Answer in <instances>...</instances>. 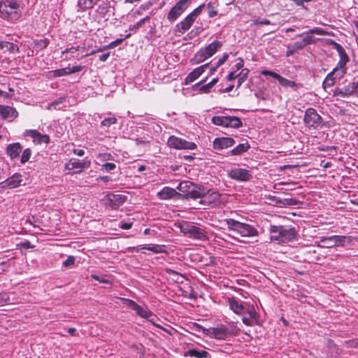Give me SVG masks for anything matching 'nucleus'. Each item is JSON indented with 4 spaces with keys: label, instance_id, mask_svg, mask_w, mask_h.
I'll list each match as a JSON object with an SVG mask.
<instances>
[{
    "label": "nucleus",
    "instance_id": "f257e3e1",
    "mask_svg": "<svg viewBox=\"0 0 358 358\" xmlns=\"http://www.w3.org/2000/svg\"><path fill=\"white\" fill-rule=\"evenodd\" d=\"M24 7L21 0H1L0 17L7 22H15L21 17Z\"/></svg>",
    "mask_w": 358,
    "mask_h": 358
},
{
    "label": "nucleus",
    "instance_id": "f03ea898",
    "mask_svg": "<svg viewBox=\"0 0 358 358\" xmlns=\"http://www.w3.org/2000/svg\"><path fill=\"white\" fill-rule=\"evenodd\" d=\"M269 231L271 241L282 243L292 241L297 236L295 227L291 226L271 225Z\"/></svg>",
    "mask_w": 358,
    "mask_h": 358
},
{
    "label": "nucleus",
    "instance_id": "7ed1b4c3",
    "mask_svg": "<svg viewBox=\"0 0 358 358\" xmlns=\"http://www.w3.org/2000/svg\"><path fill=\"white\" fill-rule=\"evenodd\" d=\"M229 231H232L242 237H253L258 234V231L253 226L238 222L234 219H226L224 220Z\"/></svg>",
    "mask_w": 358,
    "mask_h": 358
},
{
    "label": "nucleus",
    "instance_id": "20e7f679",
    "mask_svg": "<svg viewBox=\"0 0 358 358\" xmlns=\"http://www.w3.org/2000/svg\"><path fill=\"white\" fill-rule=\"evenodd\" d=\"M222 46V42L214 41L204 48H201L191 59V62L198 64L212 57Z\"/></svg>",
    "mask_w": 358,
    "mask_h": 358
},
{
    "label": "nucleus",
    "instance_id": "39448f33",
    "mask_svg": "<svg viewBox=\"0 0 358 358\" xmlns=\"http://www.w3.org/2000/svg\"><path fill=\"white\" fill-rule=\"evenodd\" d=\"M180 231L186 236L195 238L200 241H206L208 239V236L206 235V231L192 223H189L188 222H183L180 224Z\"/></svg>",
    "mask_w": 358,
    "mask_h": 358
},
{
    "label": "nucleus",
    "instance_id": "423d86ee",
    "mask_svg": "<svg viewBox=\"0 0 358 358\" xmlns=\"http://www.w3.org/2000/svg\"><path fill=\"white\" fill-rule=\"evenodd\" d=\"M335 45L336 50L339 53L340 59L336 67L331 72L339 80L347 73L346 64L349 62V57L344 48L340 44L335 43Z\"/></svg>",
    "mask_w": 358,
    "mask_h": 358
},
{
    "label": "nucleus",
    "instance_id": "0eeeda50",
    "mask_svg": "<svg viewBox=\"0 0 358 358\" xmlns=\"http://www.w3.org/2000/svg\"><path fill=\"white\" fill-rule=\"evenodd\" d=\"M201 185L198 186L190 181L180 182L177 189L180 192V194L186 199H197L201 195Z\"/></svg>",
    "mask_w": 358,
    "mask_h": 358
},
{
    "label": "nucleus",
    "instance_id": "6e6552de",
    "mask_svg": "<svg viewBox=\"0 0 358 358\" xmlns=\"http://www.w3.org/2000/svg\"><path fill=\"white\" fill-rule=\"evenodd\" d=\"M201 195L199 203L203 206H216L220 203V194L217 191L206 190L203 186L200 189Z\"/></svg>",
    "mask_w": 358,
    "mask_h": 358
},
{
    "label": "nucleus",
    "instance_id": "1a4fd4ad",
    "mask_svg": "<svg viewBox=\"0 0 358 358\" xmlns=\"http://www.w3.org/2000/svg\"><path fill=\"white\" fill-rule=\"evenodd\" d=\"M212 122L215 125L236 129L243 125L241 119L236 116H214Z\"/></svg>",
    "mask_w": 358,
    "mask_h": 358
},
{
    "label": "nucleus",
    "instance_id": "9d476101",
    "mask_svg": "<svg viewBox=\"0 0 358 358\" xmlns=\"http://www.w3.org/2000/svg\"><path fill=\"white\" fill-rule=\"evenodd\" d=\"M334 95L341 97L358 95V78H354L352 82L345 84L342 87L336 88L334 91Z\"/></svg>",
    "mask_w": 358,
    "mask_h": 358
},
{
    "label": "nucleus",
    "instance_id": "9b49d317",
    "mask_svg": "<svg viewBox=\"0 0 358 358\" xmlns=\"http://www.w3.org/2000/svg\"><path fill=\"white\" fill-rule=\"evenodd\" d=\"M192 0H180L167 14V20L172 22L176 20L187 8Z\"/></svg>",
    "mask_w": 358,
    "mask_h": 358
},
{
    "label": "nucleus",
    "instance_id": "f8f14e48",
    "mask_svg": "<svg viewBox=\"0 0 358 358\" xmlns=\"http://www.w3.org/2000/svg\"><path fill=\"white\" fill-rule=\"evenodd\" d=\"M167 145L170 148L178 150H194L196 148V145L194 143L187 141L175 136H171L169 138Z\"/></svg>",
    "mask_w": 358,
    "mask_h": 358
},
{
    "label": "nucleus",
    "instance_id": "ddd939ff",
    "mask_svg": "<svg viewBox=\"0 0 358 358\" xmlns=\"http://www.w3.org/2000/svg\"><path fill=\"white\" fill-rule=\"evenodd\" d=\"M303 120L308 127L317 128L322 124V118L315 109L309 108L305 112Z\"/></svg>",
    "mask_w": 358,
    "mask_h": 358
},
{
    "label": "nucleus",
    "instance_id": "4468645a",
    "mask_svg": "<svg viewBox=\"0 0 358 358\" xmlns=\"http://www.w3.org/2000/svg\"><path fill=\"white\" fill-rule=\"evenodd\" d=\"M90 165L91 162L90 160H80L72 158L66 164V169L69 171H73L75 173H80L84 169H88Z\"/></svg>",
    "mask_w": 358,
    "mask_h": 358
},
{
    "label": "nucleus",
    "instance_id": "2eb2a0df",
    "mask_svg": "<svg viewBox=\"0 0 358 358\" xmlns=\"http://www.w3.org/2000/svg\"><path fill=\"white\" fill-rule=\"evenodd\" d=\"M22 176L20 173H14L12 176L0 182V188L14 189L21 185L22 182Z\"/></svg>",
    "mask_w": 358,
    "mask_h": 358
},
{
    "label": "nucleus",
    "instance_id": "dca6fc26",
    "mask_svg": "<svg viewBox=\"0 0 358 358\" xmlns=\"http://www.w3.org/2000/svg\"><path fill=\"white\" fill-rule=\"evenodd\" d=\"M123 301L124 305H126L130 309L136 311V314L138 315L140 317L148 319L152 315L151 311L141 307L135 301L128 299H123Z\"/></svg>",
    "mask_w": 358,
    "mask_h": 358
},
{
    "label": "nucleus",
    "instance_id": "f3484780",
    "mask_svg": "<svg viewBox=\"0 0 358 358\" xmlns=\"http://www.w3.org/2000/svg\"><path fill=\"white\" fill-rule=\"evenodd\" d=\"M229 177L233 180L245 182L250 180L252 176L250 171L244 169H234L229 172Z\"/></svg>",
    "mask_w": 358,
    "mask_h": 358
},
{
    "label": "nucleus",
    "instance_id": "a211bd4d",
    "mask_svg": "<svg viewBox=\"0 0 358 358\" xmlns=\"http://www.w3.org/2000/svg\"><path fill=\"white\" fill-rule=\"evenodd\" d=\"M196 20L189 14L187 15L180 22L176 24L175 27L176 34L180 36L190 29Z\"/></svg>",
    "mask_w": 358,
    "mask_h": 358
},
{
    "label": "nucleus",
    "instance_id": "6ab92c4d",
    "mask_svg": "<svg viewBox=\"0 0 358 358\" xmlns=\"http://www.w3.org/2000/svg\"><path fill=\"white\" fill-rule=\"evenodd\" d=\"M209 334L212 338L219 339V340H224L226 339L231 334H234V331H229L228 329L224 325H221L217 328H210L209 330Z\"/></svg>",
    "mask_w": 358,
    "mask_h": 358
},
{
    "label": "nucleus",
    "instance_id": "aec40b11",
    "mask_svg": "<svg viewBox=\"0 0 358 358\" xmlns=\"http://www.w3.org/2000/svg\"><path fill=\"white\" fill-rule=\"evenodd\" d=\"M25 136L32 138L35 144L48 143L50 142V137L47 134H42L35 129L26 130Z\"/></svg>",
    "mask_w": 358,
    "mask_h": 358
},
{
    "label": "nucleus",
    "instance_id": "412c9836",
    "mask_svg": "<svg viewBox=\"0 0 358 358\" xmlns=\"http://www.w3.org/2000/svg\"><path fill=\"white\" fill-rule=\"evenodd\" d=\"M235 144V141L232 138L220 137L216 138L213 141V148L215 150H223L231 147Z\"/></svg>",
    "mask_w": 358,
    "mask_h": 358
},
{
    "label": "nucleus",
    "instance_id": "4be33fe9",
    "mask_svg": "<svg viewBox=\"0 0 358 358\" xmlns=\"http://www.w3.org/2000/svg\"><path fill=\"white\" fill-rule=\"evenodd\" d=\"M127 196L122 194H109L107 198L108 204L114 209L119 208L126 201Z\"/></svg>",
    "mask_w": 358,
    "mask_h": 358
},
{
    "label": "nucleus",
    "instance_id": "5701e85b",
    "mask_svg": "<svg viewBox=\"0 0 358 358\" xmlns=\"http://www.w3.org/2000/svg\"><path fill=\"white\" fill-rule=\"evenodd\" d=\"M209 66V63L201 65L192 72H190L185 78V83L189 84L196 80L201 75H202L206 69Z\"/></svg>",
    "mask_w": 358,
    "mask_h": 358
},
{
    "label": "nucleus",
    "instance_id": "b1692460",
    "mask_svg": "<svg viewBox=\"0 0 358 358\" xmlns=\"http://www.w3.org/2000/svg\"><path fill=\"white\" fill-rule=\"evenodd\" d=\"M18 115L17 111L8 106L0 105V119H13Z\"/></svg>",
    "mask_w": 358,
    "mask_h": 358
},
{
    "label": "nucleus",
    "instance_id": "393cba45",
    "mask_svg": "<svg viewBox=\"0 0 358 358\" xmlns=\"http://www.w3.org/2000/svg\"><path fill=\"white\" fill-rule=\"evenodd\" d=\"M229 306L230 309L233 310L234 313L239 315H243L245 314L246 307H245L242 303H239L235 299H229Z\"/></svg>",
    "mask_w": 358,
    "mask_h": 358
},
{
    "label": "nucleus",
    "instance_id": "a878e982",
    "mask_svg": "<svg viewBox=\"0 0 358 358\" xmlns=\"http://www.w3.org/2000/svg\"><path fill=\"white\" fill-rule=\"evenodd\" d=\"M22 151V147L19 143L9 144L6 148V153L11 159L17 157Z\"/></svg>",
    "mask_w": 358,
    "mask_h": 358
},
{
    "label": "nucleus",
    "instance_id": "bb28decb",
    "mask_svg": "<svg viewBox=\"0 0 358 358\" xmlns=\"http://www.w3.org/2000/svg\"><path fill=\"white\" fill-rule=\"evenodd\" d=\"M177 194L174 189L165 187L160 192L157 193L158 196L161 199H169L173 198Z\"/></svg>",
    "mask_w": 358,
    "mask_h": 358
},
{
    "label": "nucleus",
    "instance_id": "cd10ccee",
    "mask_svg": "<svg viewBox=\"0 0 358 358\" xmlns=\"http://www.w3.org/2000/svg\"><path fill=\"white\" fill-rule=\"evenodd\" d=\"M314 43L313 37L308 36L303 38L302 41H296L292 45L296 51L303 49L306 45Z\"/></svg>",
    "mask_w": 358,
    "mask_h": 358
},
{
    "label": "nucleus",
    "instance_id": "c85d7f7f",
    "mask_svg": "<svg viewBox=\"0 0 358 358\" xmlns=\"http://www.w3.org/2000/svg\"><path fill=\"white\" fill-rule=\"evenodd\" d=\"M250 148V146L248 143H241L230 150L229 153L231 155H240L247 152Z\"/></svg>",
    "mask_w": 358,
    "mask_h": 358
},
{
    "label": "nucleus",
    "instance_id": "c756f323",
    "mask_svg": "<svg viewBox=\"0 0 358 358\" xmlns=\"http://www.w3.org/2000/svg\"><path fill=\"white\" fill-rule=\"evenodd\" d=\"M320 246L325 248H331L336 246L334 236H322L320 240Z\"/></svg>",
    "mask_w": 358,
    "mask_h": 358
},
{
    "label": "nucleus",
    "instance_id": "7c9ffc66",
    "mask_svg": "<svg viewBox=\"0 0 358 358\" xmlns=\"http://www.w3.org/2000/svg\"><path fill=\"white\" fill-rule=\"evenodd\" d=\"M186 355L197 358H208L209 353L206 350H199L194 348L189 350L187 352Z\"/></svg>",
    "mask_w": 358,
    "mask_h": 358
},
{
    "label": "nucleus",
    "instance_id": "2f4dec72",
    "mask_svg": "<svg viewBox=\"0 0 358 358\" xmlns=\"http://www.w3.org/2000/svg\"><path fill=\"white\" fill-rule=\"evenodd\" d=\"M338 80L331 72L329 73L323 81L322 86L324 90L332 87Z\"/></svg>",
    "mask_w": 358,
    "mask_h": 358
},
{
    "label": "nucleus",
    "instance_id": "473e14b6",
    "mask_svg": "<svg viewBox=\"0 0 358 358\" xmlns=\"http://www.w3.org/2000/svg\"><path fill=\"white\" fill-rule=\"evenodd\" d=\"M1 50L6 49L8 52L11 53L17 52H19V48L17 45L7 42V41H1V45H0Z\"/></svg>",
    "mask_w": 358,
    "mask_h": 358
},
{
    "label": "nucleus",
    "instance_id": "72a5a7b5",
    "mask_svg": "<svg viewBox=\"0 0 358 358\" xmlns=\"http://www.w3.org/2000/svg\"><path fill=\"white\" fill-rule=\"evenodd\" d=\"M66 100L65 97H59V99L55 100L54 101L50 103L48 106V110H60L62 108L61 106Z\"/></svg>",
    "mask_w": 358,
    "mask_h": 358
},
{
    "label": "nucleus",
    "instance_id": "f704fd0d",
    "mask_svg": "<svg viewBox=\"0 0 358 358\" xmlns=\"http://www.w3.org/2000/svg\"><path fill=\"white\" fill-rule=\"evenodd\" d=\"M99 0H78V6L82 10L92 8Z\"/></svg>",
    "mask_w": 358,
    "mask_h": 358
},
{
    "label": "nucleus",
    "instance_id": "c9c22d12",
    "mask_svg": "<svg viewBox=\"0 0 358 358\" xmlns=\"http://www.w3.org/2000/svg\"><path fill=\"white\" fill-rule=\"evenodd\" d=\"M141 249L148 250L150 251L153 252L154 253H163L165 252V250L164 249V246L161 245H143L140 246Z\"/></svg>",
    "mask_w": 358,
    "mask_h": 358
},
{
    "label": "nucleus",
    "instance_id": "e433bc0d",
    "mask_svg": "<svg viewBox=\"0 0 358 358\" xmlns=\"http://www.w3.org/2000/svg\"><path fill=\"white\" fill-rule=\"evenodd\" d=\"M50 75L53 77H62L70 75V67H66L60 69H56L50 71Z\"/></svg>",
    "mask_w": 358,
    "mask_h": 358
},
{
    "label": "nucleus",
    "instance_id": "4c0bfd02",
    "mask_svg": "<svg viewBox=\"0 0 358 358\" xmlns=\"http://www.w3.org/2000/svg\"><path fill=\"white\" fill-rule=\"evenodd\" d=\"M334 240L336 243V246H344L346 241L348 243L351 241V238L345 236L334 235Z\"/></svg>",
    "mask_w": 358,
    "mask_h": 358
},
{
    "label": "nucleus",
    "instance_id": "58836bf2",
    "mask_svg": "<svg viewBox=\"0 0 358 358\" xmlns=\"http://www.w3.org/2000/svg\"><path fill=\"white\" fill-rule=\"evenodd\" d=\"M217 82H218V78H213L210 83L200 87L199 91L201 93H205V94L209 93L210 91V89L215 85H216Z\"/></svg>",
    "mask_w": 358,
    "mask_h": 358
},
{
    "label": "nucleus",
    "instance_id": "ea45409f",
    "mask_svg": "<svg viewBox=\"0 0 358 358\" xmlns=\"http://www.w3.org/2000/svg\"><path fill=\"white\" fill-rule=\"evenodd\" d=\"M49 44V40L47 39V38H45V39H41V40H38V41H34V48L38 50V51H40V50H42L45 48H47V46Z\"/></svg>",
    "mask_w": 358,
    "mask_h": 358
},
{
    "label": "nucleus",
    "instance_id": "a19ab883",
    "mask_svg": "<svg viewBox=\"0 0 358 358\" xmlns=\"http://www.w3.org/2000/svg\"><path fill=\"white\" fill-rule=\"evenodd\" d=\"M249 73V70L248 69H243L241 71L240 73L237 74L238 76V85L237 87H240V86L245 81V80L248 78Z\"/></svg>",
    "mask_w": 358,
    "mask_h": 358
},
{
    "label": "nucleus",
    "instance_id": "79ce46f5",
    "mask_svg": "<svg viewBox=\"0 0 358 358\" xmlns=\"http://www.w3.org/2000/svg\"><path fill=\"white\" fill-rule=\"evenodd\" d=\"M279 83L283 87H292V88H294V87H296V85H297L294 81L289 80L282 76L281 77V78L279 81Z\"/></svg>",
    "mask_w": 358,
    "mask_h": 358
},
{
    "label": "nucleus",
    "instance_id": "37998d69",
    "mask_svg": "<svg viewBox=\"0 0 358 358\" xmlns=\"http://www.w3.org/2000/svg\"><path fill=\"white\" fill-rule=\"evenodd\" d=\"M31 156V150L29 148H26L22 152L21 159H20V162L22 164H25L26 162H27L29 160Z\"/></svg>",
    "mask_w": 358,
    "mask_h": 358
},
{
    "label": "nucleus",
    "instance_id": "c03bdc74",
    "mask_svg": "<svg viewBox=\"0 0 358 358\" xmlns=\"http://www.w3.org/2000/svg\"><path fill=\"white\" fill-rule=\"evenodd\" d=\"M116 169V164L114 163L107 162L101 165L100 170L101 171L110 172Z\"/></svg>",
    "mask_w": 358,
    "mask_h": 358
},
{
    "label": "nucleus",
    "instance_id": "a18cd8bd",
    "mask_svg": "<svg viewBox=\"0 0 358 358\" xmlns=\"http://www.w3.org/2000/svg\"><path fill=\"white\" fill-rule=\"evenodd\" d=\"M115 123H117V119L115 117H110L105 118L101 122V126L109 127L111 124H114Z\"/></svg>",
    "mask_w": 358,
    "mask_h": 358
},
{
    "label": "nucleus",
    "instance_id": "49530a36",
    "mask_svg": "<svg viewBox=\"0 0 358 358\" xmlns=\"http://www.w3.org/2000/svg\"><path fill=\"white\" fill-rule=\"evenodd\" d=\"M92 278L93 279H94L95 280H97L100 282H102V283H106V284H108V283H110V280L105 275H97V274H92Z\"/></svg>",
    "mask_w": 358,
    "mask_h": 358
},
{
    "label": "nucleus",
    "instance_id": "de8ad7c7",
    "mask_svg": "<svg viewBox=\"0 0 358 358\" xmlns=\"http://www.w3.org/2000/svg\"><path fill=\"white\" fill-rule=\"evenodd\" d=\"M299 203V201H297L294 198H286L283 199V207L287 206H296Z\"/></svg>",
    "mask_w": 358,
    "mask_h": 358
},
{
    "label": "nucleus",
    "instance_id": "09e8293b",
    "mask_svg": "<svg viewBox=\"0 0 358 358\" xmlns=\"http://www.w3.org/2000/svg\"><path fill=\"white\" fill-rule=\"evenodd\" d=\"M245 313L248 314L250 319H256L258 316L257 313L256 312L254 306H250L249 308H246Z\"/></svg>",
    "mask_w": 358,
    "mask_h": 358
},
{
    "label": "nucleus",
    "instance_id": "8fccbe9b",
    "mask_svg": "<svg viewBox=\"0 0 358 358\" xmlns=\"http://www.w3.org/2000/svg\"><path fill=\"white\" fill-rule=\"evenodd\" d=\"M205 7V4L203 3L201 5H200L199 6H198L197 8H196L192 13H189V15L193 17L195 20L196 19V17L201 14V13L202 12L203 8Z\"/></svg>",
    "mask_w": 358,
    "mask_h": 358
},
{
    "label": "nucleus",
    "instance_id": "3c124183",
    "mask_svg": "<svg viewBox=\"0 0 358 358\" xmlns=\"http://www.w3.org/2000/svg\"><path fill=\"white\" fill-rule=\"evenodd\" d=\"M150 16H146L145 17L141 19V20H139L137 23H136L134 25L133 29H140L146 22H148L150 20Z\"/></svg>",
    "mask_w": 358,
    "mask_h": 358
},
{
    "label": "nucleus",
    "instance_id": "603ef678",
    "mask_svg": "<svg viewBox=\"0 0 358 358\" xmlns=\"http://www.w3.org/2000/svg\"><path fill=\"white\" fill-rule=\"evenodd\" d=\"M75 260L73 256H69L67 259L63 262L62 265L66 267H70L75 264Z\"/></svg>",
    "mask_w": 358,
    "mask_h": 358
},
{
    "label": "nucleus",
    "instance_id": "864d4df0",
    "mask_svg": "<svg viewBox=\"0 0 358 358\" xmlns=\"http://www.w3.org/2000/svg\"><path fill=\"white\" fill-rule=\"evenodd\" d=\"M307 34L322 35L324 34V31L321 28L315 27L308 30Z\"/></svg>",
    "mask_w": 358,
    "mask_h": 358
},
{
    "label": "nucleus",
    "instance_id": "5fc2aeb1",
    "mask_svg": "<svg viewBox=\"0 0 358 358\" xmlns=\"http://www.w3.org/2000/svg\"><path fill=\"white\" fill-rule=\"evenodd\" d=\"M229 55L227 53H224L221 58L218 59L217 62L215 64L217 65V66L220 67L222 66L228 59Z\"/></svg>",
    "mask_w": 358,
    "mask_h": 358
},
{
    "label": "nucleus",
    "instance_id": "6e6d98bb",
    "mask_svg": "<svg viewBox=\"0 0 358 358\" xmlns=\"http://www.w3.org/2000/svg\"><path fill=\"white\" fill-rule=\"evenodd\" d=\"M270 199L274 202L277 206H280V207H283V199H280L279 197H277V196H271L270 197Z\"/></svg>",
    "mask_w": 358,
    "mask_h": 358
},
{
    "label": "nucleus",
    "instance_id": "4d7b16f0",
    "mask_svg": "<svg viewBox=\"0 0 358 358\" xmlns=\"http://www.w3.org/2000/svg\"><path fill=\"white\" fill-rule=\"evenodd\" d=\"M81 48L80 46H72L71 48L65 49L64 51H62V54L65 53H75L76 52L78 51Z\"/></svg>",
    "mask_w": 358,
    "mask_h": 358
},
{
    "label": "nucleus",
    "instance_id": "13d9d810",
    "mask_svg": "<svg viewBox=\"0 0 358 358\" xmlns=\"http://www.w3.org/2000/svg\"><path fill=\"white\" fill-rule=\"evenodd\" d=\"M208 16L210 17H215L216 15H217V11H215L214 10V8H213L212 5H211V3H209L208 4Z\"/></svg>",
    "mask_w": 358,
    "mask_h": 358
},
{
    "label": "nucleus",
    "instance_id": "bf43d9fd",
    "mask_svg": "<svg viewBox=\"0 0 358 358\" xmlns=\"http://www.w3.org/2000/svg\"><path fill=\"white\" fill-rule=\"evenodd\" d=\"M349 347L358 348V338H355L347 342Z\"/></svg>",
    "mask_w": 358,
    "mask_h": 358
},
{
    "label": "nucleus",
    "instance_id": "052dcab7",
    "mask_svg": "<svg viewBox=\"0 0 358 358\" xmlns=\"http://www.w3.org/2000/svg\"><path fill=\"white\" fill-rule=\"evenodd\" d=\"M83 69V66L81 65L74 66L73 67H70V74L79 72L82 71Z\"/></svg>",
    "mask_w": 358,
    "mask_h": 358
},
{
    "label": "nucleus",
    "instance_id": "680f3d73",
    "mask_svg": "<svg viewBox=\"0 0 358 358\" xmlns=\"http://www.w3.org/2000/svg\"><path fill=\"white\" fill-rule=\"evenodd\" d=\"M296 51L294 50V48L292 47V45H289L287 46V52H286V56L289 57L292 55H294Z\"/></svg>",
    "mask_w": 358,
    "mask_h": 358
},
{
    "label": "nucleus",
    "instance_id": "e2e57ef3",
    "mask_svg": "<svg viewBox=\"0 0 358 358\" xmlns=\"http://www.w3.org/2000/svg\"><path fill=\"white\" fill-rule=\"evenodd\" d=\"M112 180L110 176H99L96 178V181H104L105 182H108Z\"/></svg>",
    "mask_w": 358,
    "mask_h": 358
},
{
    "label": "nucleus",
    "instance_id": "0e129e2a",
    "mask_svg": "<svg viewBox=\"0 0 358 358\" xmlns=\"http://www.w3.org/2000/svg\"><path fill=\"white\" fill-rule=\"evenodd\" d=\"M238 62L236 64V66H235L237 71L241 69L243 67V64H244V62L242 58H238Z\"/></svg>",
    "mask_w": 358,
    "mask_h": 358
},
{
    "label": "nucleus",
    "instance_id": "69168bd1",
    "mask_svg": "<svg viewBox=\"0 0 358 358\" xmlns=\"http://www.w3.org/2000/svg\"><path fill=\"white\" fill-rule=\"evenodd\" d=\"M132 227V223H128V222H121L120 223V228L122 229H129Z\"/></svg>",
    "mask_w": 358,
    "mask_h": 358
},
{
    "label": "nucleus",
    "instance_id": "338daca9",
    "mask_svg": "<svg viewBox=\"0 0 358 358\" xmlns=\"http://www.w3.org/2000/svg\"><path fill=\"white\" fill-rule=\"evenodd\" d=\"M236 78H238V76L236 73V71H232V72L229 73V75L227 76V80L229 81L234 80Z\"/></svg>",
    "mask_w": 358,
    "mask_h": 358
},
{
    "label": "nucleus",
    "instance_id": "774afa93",
    "mask_svg": "<svg viewBox=\"0 0 358 358\" xmlns=\"http://www.w3.org/2000/svg\"><path fill=\"white\" fill-rule=\"evenodd\" d=\"M97 11L99 13L104 14L105 13L107 12V7L105 5L99 6L97 9Z\"/></svg>",
    "mask_w": 358,
    "mask_h": 358
}]
</instances>
